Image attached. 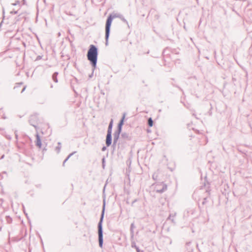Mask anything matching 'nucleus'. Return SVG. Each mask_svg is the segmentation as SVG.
Listing matches in <instances>:
<instances>
[{"instance_id":"f257e3e1","label":"nucleus","mask_w":252,"mask_h":252,"mask_svg":"<svg viewBox=\"0 0 252 252\" xmlns=\"http://www.w3.org/2000/svg\"><path fill=\"white\" fill-rule=\"evenodd\" d=\"M97 56V48L94 45H91L88 52L87 57L88 59L92 63L94 66L96 65Z\"/></svg>"},{"instance_id":"f03ea898","label":"nucleus","mask_w":252,"mask_h":252,"mask_svg":"<svg viewBox=\"0 0 252 252\" xmlns=\"http://www.w3.org/2000/svg\"><path fill=\"white\" fill-rule=\"evenodd\" d=\"M112 20L113 17L111 15H110V16H109L106 21L105 27V37L106 42H107L109 37L110 29L112 22Z\"/></svg>"},{"instance_id":"7ed1b4c3","label":"nucleus","mask_w":252,"mask_h":252,"mask_svg":"<svg viewBox=\"0 0 252 252\" xmlns=\"http://www.w3.org/2000/svg\"><path fill=\"white\" fill-rule=\"evenodd\" d=\"M98 237H99V244L100 246L101 247L102 246V232L101 224L99 225V229H98Z\"/></svg>"},{"instance_id":"20e7f679","label":"nucleus","mask_w":252,"mask_h":252,"mask_svg":"<svg viewBox=\"0 0 252 252\" xmlns=\"http://www.w3.org/2000/svg\"><path fill=\"white\" fill-rule=\"evenodd\" d=\"M106 144L107 146H109L111 144V132L108 131L106 136Z\"/></svg>"},{"instance_id":"39448f33","label":"nucleus","mask_w":252,"mask_h":252,"mask_svg":"<svg viewBox=\"0 0 252 252\" xmlns=\"http://www.w3.org/2000/svg\"><path fill=\"white\" fill-rule=\"evenodd\" d=\"M41 141L38 136H37L36 145L39 147H41Z\"/></svg>"},{"instance_id":"423d86ee","label":"nucleus","mask_w":252,"mask_h":252,"mask_svg":"<svg viewBox=\"0 0 252 252\" xmlns=\"http://www.w3.org/2000/svg\"><path fill=\"white\" fill-rule=\"evenodd\" d=\"M148 125L150 127H152L153 126V121L151 118L148 120Z\"/></svg>"},{"instance_id":"0eeeda50","label":"nucleus","mask_w":252,"mask_h":252,"mask_svg":"<svg viewBox=\"0 0 252 252\" xmlns=\"http://www.w3.org/2000/svg\"><path fill=\"white\" fill-rule=\"evenodd\" d=\"M112 126V121L111 122V123L109 124L108 131L111 132Z\"/></svg>"},{"instance_id":"6e6552de","label":"nucleus","mask_w":252,"mask_h":252,"mask_svg":"<svg viewBox=\"0 0 252 252\" xmlns=\"http://www.w3.org/2000/svg\"><path fill=\"white\" fill-rule=\"evenodd\" d=\"M123 120H122V121H121V124H123Z\"/></svg>"}]
</instances>
